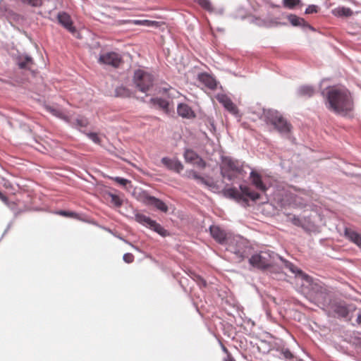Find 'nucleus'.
Returning a JSON list of instances; mask_svg holds the SVG:
<instances>
[{"label":"nucleus","instance_id":"4be33fe9","mask_svg":"<svg viewBox=\"0 0 361 361\" xmlns=\"http://www.w3.org/2000/svg\"><path fill=\"white\" fill-rule=\"evenodd\" d=\"M250 178L252 185H255L257 189L262 192H265L267 190L266 185L262 180V176L258 173L252 171L250 172Z\"/></svg>","mask_w":361,"mask_h":361},{"label":"nucleus","instance_id":"b1692460","mask_svg":"<svg viewBox=\"0 0 361 361\" xmlns=\"http://www.w3.org/2000/svg\"><path fill=\"white\" fill-rule=\"evenodd\" d=\"M188 176L197 180V183L207 185L209 188H212L214 185L213 180L205 179L204 178L200 176L195 171H190L189 172Z\"/></svg>","mask_w":361,"mask_h":361},{"label":"nucleus","instance_id":"f257e3e1","mask_svg":"<svg viewBox=\"0 0 361 361\" xmlns=\"http://www.w3.org/2000/svg\"><path fill=\"white\" fill-rule=\"evenodd\" d=\"M326 108L331 112L346 116L353 109V100L350 92L344 87H328L321 92Z\"/></svg>","mask_w":361,"mask_h":361},{"label":"nucleus","instance_id":"412c9836","mask_svg":"<svg viewBox=\"0 0 361 361\" xmlns=\"http://www.w3.org/2000/svg\"><path fill=\"white\" fill-rule=\"evenodd\" d=\"M216 99L229 112L233 114L236 113L237 109L235 105L227 95L220 94L216 96Z\"/></svg>","mask_w":361,"mask_h":361},{"label":"nucleus","instance_id":"5fc2aeb1","mask_svg":"<svg viewBox=\"0 0 361 361\" xmlns=\"http://www.w3.org/2000/svg\"><path fill=\"white\" fill-rule=\"evenodd\" d=\"M1 8H2V5L1 4L0 5V10H1Z\"/></svg>","mask_w":361,"mask_h":361},{"label":"nucleus","instance_id":"603ef678","mask_svg":"<svg viewBox=\"0 0 361 361\" xmlns=\"http://www.w3.org/2000/svg\"><path fill=\"white\" fill-rule=\"evenodd\" d=\"M264 20V27L268 28V17L263 18Z\"/></svg>","mask_w":361,"mask_h":361},{"label":"nucleus","instance_id":"dca6fc26","mask_svg":"<svg viewBox=\"0 0 361 361\" xmlns=\"http://www.w3.org/2000/svg\"><path fill=\"white\" fill-rule=\"evenodd\" d=\"M329 306L330 310L335 314L338 317L345 318L349 314V310L347 306L342 302H333L327 304Z\"/></svg>","mask_w":361,"mask_h":361},{"label":"nucleus","instance_id":"4468645a","mask_svg":"<svg viewBox=\"0 0 361 361\" xmlns=\"http://www.w3.org/2000/svg\"><path fill=\"white\" fill-rule=\"evenodd\" d=\"M58 23L71 33H75V27L73 25V20L69 14L66 12H59L57 14Z\"/></svg>","mask_w":361,"mask_h":361},{"label":"nucleus","instance_id":"f8f14e48","mask_svg":"<svg viewBox=\"0 0 361 361\" xmlns=\"http://www.w3.org/2000/svg\"><path fill=\"white\" fill-rule=\"evenodd\" d=\"M142 198V201L145 204L154 206L158 210L163 212H166L168 211L167 205L159 198L151 196L147 193H144Z\"/></svg>","mask_w":361,"mask_h":361},{"label":"nucleus","instance_id":"423d86ee","mask_svg":"<svg viewBox=\"0 0 361 361\" xmlns=\"http://www.w3.org/2000/svg\"><path fill=\"white\" fill-rule=\"evenodd\" d=\"M221 176L228 180L233 179V172L242 174L243 169L242 165L237 160L230 157H224L220 166Z\"/></svg>","mask_w":361,"mask_h":361},{"label":"nucleus","instance_id":"09e8293b","mask_svg":"<svg viewBox=\"0 0 361 361\" xmlns=\"http://www.w3.org/2000/svg\"><path fill=\"white\" fill-rule=\"evenodd\" d=\"M356 322L361 326V312L357 316Z\"/></svg>","mask_w":361,"mask_h":361},{"label":"nucleus","instance_id":"393cba45","mask_svg":"<svg viewBox=\"0 0 361 361\" xmlns=\"http://www.w3.org/2000/svg\"><path fill=\"white\" fill-rule=\"evenodd\" d=\"M197 2L202 8L209 13H217L219 14L223 13V9H219L216 11L212 6L209 0H194Z\"/></svg>","mask_w":361,"mask_h":361},{"label":"nucleus","instance_id":"e433bc0d","mask_svg":"<svg viewBox=\"0 0 361 361\" xmlns=\"http://www.w3.org/2000/svg\"><path fill=\"white\" fill-rule=\"evenodd\" d=\"M286 25L285 23L279 21L277 18L268 17V28L276 27Z\"/></svg>","mask_w":361,"mask_h":361},{"label":"nucleus","instance_id":"cd10ccee","mask_svg":"<svg viewBox=\"0 0 361 361\" xmlns=\"http://www.w3.org/2000/svg\"><path fill=\"white\" fill-rule=\"evenodd\" d=\"M314 93V89L310 85H302L298 89V94L303 97H312Z\"/></svg>","mask_w":361,"mask_h":361},{"label":"nucleus","instance_id":"20e7f679","mask_svg":"<svg viewBox=\"0 0 361 361\" xmlns=\"http://www.w3.org/2000/svg\"><path fill=\"white\" fill-rule=\"evenodd\" d=\"M267 121L274 126L282 135H287L291 130V125L276 110L269 109L265 113Z\"/></svg>","mask_w":361,"mask_h":361},{"label":"nucleus","instance_id":"de8ad7c7","mask_svg":"<svg viewBox=\"0 0 361 361\" xmlns=\"http://www.w3.org/2000/svg\"><path fill=\"white\" fill-rule=\"evenodd\" d=\"M0 200H1L4 203L7 204L8 198L1 193L0 191Z\"/></svg>","mask_w":361,"mask_h":361},{"label":"nucleus","instance_id":"bb28decb","mask_svg":"<svg viewBox=\"0 0 361 361\" xmlns=\"http://www.w3.org/2000/svg\"><path fill=\"white\" fill-rule=\"evenodd\" d=\"M334 14L338 17H349L353 13V11L348 7H338L333 11Z\"/></svg>","mask_w":361,"mask_h":361},{"label":"nucleus","instance_id":"aec40b11","mask_svg":"<svg viewBox=\"0 0 361 361\" xmlns=\"http://www.w3.org/2000/svg\"><path fill=\"white\" fill-rule=\"evenodd\" d=\"M178 114L182 118L192 119L195 118V114L187 104L180 103L177 106Z\"/></svg>","mask_w":361,"mask_h":361},{"label":"nucleus","instance_id":"6ab92c4d","mask_svg":"<svg viewBox=\"0 0 361 361\" xmlns=\"http://www.w3.org/2000/svg\"><path fill=\"white\" fill-rule=\"evenodd\" d=\"M287 18L290 23L294 27H301L303 30L309 29L310 30H314V28L307 23L304 18L298 17L295 14L288 15Z\"/></svg>","mask_w":361,"mask_h":361},{"label":"nucleus","instance_id":"37998d69","mask_svg":"<svg viewBox=\"0 0 361 361\" xmlns=\"http://www.w3.org/2000/svg\"><path fill=\"white\" fill-rule=\"evenodd\" d=\"M123 259L126 263H131L134 260V256L131 253H126L123 256Z\"/></svg>","mask_w":361,"mask_h":361},{"label":"nucleus","instance_id":"5701e85b","mask_svg":"<svg viewBox=\"0 0 361 361\" xmlns=\"http://www.w3.org/2000/svg\"><path fill=\"white\" fill-rule=\"evenodd\" d=\"M345 235L348 240L357 246H361V235L356 231L346 228L345 229Z\"/></svg>","mask_w":361,"mask_h":361},{"label":"nucleus","instance_id":"473e14b6","mask_svg":"<svg viewBox=\"0 0 361 361\" xmlns=\"http://www.w3.org/2000/svg\"><path fill=\"white\" fill-rule=\"evenodd\" d=\"M290 221L295 226H300L304 228H305L307 219L305 216H297L294 215L292 217H290Z\"/></svg>","mask_w":361,"mask_h":361},{"label":"nucleus","instance_id":"9d476101","mask_svg":"<svg viewBox=\"0 0 361 361\" xmlns=\"http://www.w3.org/2000/svg\"><path fill=\"white\" fill-rule=\"evenodd\" d=\"M209 232L212 238L221 245H227L230 239L226 231L219 226L212 225L209 227Z\"/></svg>","mask_w":361,"mask_h":361},{"label":"nucleus","instance_id":"f704fd0d","mask_svg":"<svg viewBox=\"0 0 361 361\" xmlns=\"http://www.w3.org/2000/svg\"><path fill=\"white\" fill-rule=\"evenodd\" d=\"M111 198V204L116 208L120 207L123 204V200L117 195L108 192L107 194Z\"/></svg>","mask_w":361,"mask_h":361},{"label":"nucleus","instance_id":"3c124183","mask_svg":"<svg viewBox=\"0 0 361 361\" xmlns=\"http://www.w3.org/2000/svg\"><path fill=\"white\" fill-rule=\"evenodd\" d=\"M224 361H235V360L233 357H231L230 355H228L227 356V357L224 359Z\"/></svg>","mask_w":361,"mask_h":361},{"label":"nucleus","instance_id":"a878e982","mask_svg":"<svg viewBox=\"0 0 361 361\" xmlns=\"http://www.w3.org/2000/svg\"><path fill=\"white\" fill-rule=\"evenodd\" d=\"M135 219L137 222L147 228H149V226L151 224V222L153 221L149 216H145V214L137 212H135Z\"/></svg>","mask_w":361,"mask_h":361},{"label":"nucleus","instance_id":"c756f323","mask_svg":"<svg viewBox=\"0 0 361 361\" xmlns=\"http://www.w3.org/2000/svg\"><path fill=\"white\" fill-rule=\"evenodd\" d=\"M151 103L154 105L159 106L160 109L167 111L169 108V102L162 98H151Z\"/></svg>","mask_w":361,"mask_h":361},{"label":"nucleus","instance_id":"864d4df0","mask_svg":"<svg viewBox=\"0 0 361 361\" xmlns=\"http://www.w3.org/2000/svg\"><path fill=\"white\" fill-rule=\"evenodd\" d=\"M222 350H223V351H224L225 353H228V350H227L226 348L224 345H222Z\"/></svg>","mask_w":361,"mask_h":361},{"label":"nucleus","instance_id":"6e6552de","mask_svg":"<svg viewBox=\"0 0 361 361\" xmlns=\"http://www.w3.org/2000/svg\"><path fill=\"white\" fill-rule=\"evenodd\" d=\"M240 192L234 188H228L225 191V195L238 202L243 200V196H246L253 201L257 200L260 197V195L258 192L251 191L247 185H240Z\"/></svg>","mask_w":361,"mask_h":361},{"label":"nucleus","instance_id":"9b49d317","mask_svg":"<svg viewBox=\"0 0 361 361\" xmlns=\"http://www.w3.org/2000/svg\"><path fill=\"white\" fill-rule=\"evenodd\" d=\"M66 122L71 127L78 129L82 133H86L85 128L89 125L88 119L82 116H78L75 118H69L68 116Z\"/></svg>","mask_w":361,"mask_h":361},{"label":"nucleus","instance_id":"a211bd4d","mask_svg":"<svg viewBox=\"0 0 361 361\" xmlns=\"http://www.w3.org/2000/svg\"><path fill=\"white\" fill-rule=\"evenodd\" d=\"M277 259H279L282 262L283 266L290 271L295 274V277L298 281L301 280L302 278H306L308 279L307 274H306L301 269L295 267L293 263L290 262L289 261L283 259L280 256L279 257H277Z\"/></svg>","mask_w":361,"mask_h":361},{"label":"nucleus","instance_id":"7ed1b4c3","mask_svg":"<svg viewBox=\"0 0 361 361\" xmlns=\"http://www.w3.org/2000/svg\"><path fill=\"white\" fill-rule=\"evenodd\" d=\"M279 255L271 250H262L251 256L250 264L259 269H266L271 267Z\"/></svg>","mask_w":361,"mask_h":361},{"label":"nucleus","instance_id":"a19ab883","mask_svg":"<svg viewBox=\"0 0 361 361\" xmlns=\"http://www.w3.org/2000/svg\"><path fill=\"white\" fill-rule=\"evenodd\" d=\"M318 12V6L314 4L309 5L305 9V14L316 13Z\"/></svg>","mask_w":361,"mask_h":361},{"label":"nucleus","instance_id":"8fccbe9b","mask_svg":"<svg viewBox=\"0 0 361 361\" xmlns=\"http://www.w3.org/2000/svg\"><path fill=\"white\" fill-rule=\"evenodd\" d=\"M284 355H285V357L286 358H289V357H292V354L289 351V350H286L285 353H284Z\"/></svg>","mask_w":361,"mask_h":361},{"label":"nucleus","instance_id":"2eb2a0df","mask_svg":"<svg viewBox=\"0 0 361 361\" xmlns=\"http://www.w3.org/2000/svg\"><path fill=\"white\" fill-rule=\"evenodd\" d=\"M161 161L169 170L178 173H180L184 168L183 164L176 158L171 159L165 157L161 159Z\"/></svg>","mask_w":361,"mask_h":361},{"label":"nucleus","instance_id":"f3484780","mask_svg":"<svg viewBox=\"0 0 361 361\" xmlns=\"http://www.w3.org/2000/svg\"><path fill=\"white\" fill-rule=\"evenodd\" d=\"M197 80L207 88L214 90L216 88L217 82L216 79L207 73H200L197 75Z\"/></svg>","mask_w":361,"mask_h":361},{"label":"nucleus","instance_id":"49530a36","mask_svg":"<svg viewBox=\"0 0 361 361\" xmlns=\"http://www.w3.org/2000/svg\"><path fill=\"white\" fill-rule=\"evenodd\" d=\"M255 23L258 26L264 27V20H263V18H257L255 20Z\"/></svg>","mask_w":361,"mask_h":361},{"label":"nucleus","instance_id":"ea45409f","mask_svg":"<svg viewBox=\"0 0 361 361\" xmlns=\"http://www.w3.org/2000/svg\"><path fill=\"white\" fill-rule=\"evenodd\" d=\"M135 25H147L150 26L152 24L155 23L154 21L147 20H135L133 21Z\"/></svg>","mask_w":361,"mask_h":361},{"label":"nucleus","instance_id":"ddd939ff","mask_svg":"<svg viewBox=\"0 0 361 361\" xmlns=\"http://www.w3.org/2000/svg\"><path fill=\"white\" fill-rule=\"evenodd\" d=\"M16 63L20 69L30 70L34 60L26 53H19L16 57Z\"/></svg>","mask_w":361,"mask_h":361},{"label":"nucleus","instance_id":"7c9ffc66","mask_svg":"<svg viewBox=\"0 0 361 361\" xmlns=\"http://www.w3.org/2000/svg\"><path fill=\"white\" fill-rule=\"evenodd\" d=\"M183 157L186 162L192 164L196 161L199 155L195 151L187 149L184 152Z\"/></svg>","mask_w":361,"mask_h":361},{"label":"nucleus","instance_id":"c9c22d12","mask_svg":"<svg viewBox=\"0 0 361 361\" xmlns=\"http://www.w3.org/2000/svg\"><path fill=\"white\" fill-rule=\"evenodd\" d=\"M301 0H283V6L289 9H293L298 6H302Z\"/></svg>","mask_w":361,"mask_h":361},{"label":"nucleus","instance_id":"79ce46f5","mask_svg":"<svg viewBox=\"0 0 361 361\" xmlns=\"http://www.w3.org/2000/svg\"><path fill=\"white\" fill-rule=\"evenodd\" d=\"M57 214L66 217H75L77 216L76 213L66 210H60L57 212Z\"/></svg>","mask_w":361,"mask_h":361},{"label":"nucleus","instance_id":"a18cd8bd","mask_svg":"<svg viewBox=\"0 0 361 361\" xmlns=\"http://www.w3.org/2000/svg\"><path fill=\"white\" fill-rule=\"evenodd\" d=\"M192 164H196L197 166H198L200 168H204L206 166L205 161L200 157H198V158L196 159V161L195 162H193Z\"/></svg>","mask_w":361,"mask_h":361},{"label":"nucleus","instance_id":"c85d7f7f","mask_svg":"<svg viewBox=\"0 0 361 361\" xmlns=\"http://www.w3.org/2000/svg\"><path fill=\"white\" fill-rule=\"evenodd\" d=\"M149 228L153 230L163 237L168 235V231L161 224L157 223V221L154 220L151 222Z\"/></svg>","mask_w":361,"mask_h":361},{"label":"nucleus","instance_id":"0eeeda50","mask_svg":"<svg viewBox=\"0 0 361 361\" xmlns=\"http://www.w3.org/2000/svg\"><path fill=\"white\" fill-rule=\"evenodd\" d=\"M153 75L142 70H137L134 73L133 82L135 87L142 92H146L153 85Z\"/></svg>","mask_w":361,"mask_h":361},{"label":"nucleus","instance_id":"39448f33","mask_svg":"<svg viewBox=\"0 0 361 361\" xmlns=\"http://www.w3.org/2000/svg\"><path fill=\"white\" fill-rule=\"evenodd\" d=\"M249 246L243 238L240 237H234L229 239L227 243L226 250L235 256L238 262L243 261L248 255Z\"/></svg>","mask_w":361,"mask_h":361},{"label":"nucleus","instance_id":"1a4fd4ad","mask_svg":"<svg viewBox=\"0 0 361 361\" xmlns=\"http://www.w3.org/2000/svg\"><path fill=\"white\" fill-rule=\"evenodd\" d=\"M121 61L120 54L114 51L102 54L98 59L99 63L111 66L114 68L118 67Z\"/></svg>","mask_w":361,"mask_h":361},{"label":"nucleus","instance_id":"58836bf2","mask_svg":"<svg viewBox=\"0 0 361 361\" xmlns=\"http://www.w3.org/2000/svg\"><path fill=\"white\" fill-rule=\"evenodd\" d=\"M194 280L196 281V283H197V285H198L200 288L206 287V286H207V282H206V281H205L202 277H201L200 276L195 275Z\"/></svg>","mask_w":361,"mask_h":361},{"label":"nucleus","instance_id":"72a5a7b5","mask_svg":"<svg viewBox=\"0 0 361 361\" xmlns=\"http://www.w3.org/2000/svg\"><path fill=\"white\" fill-rule=\"evenodd\" d=\"M47 111L50 112L52 115L55 116L56 117H58L59 118H61L66 121V119L68 118V116L64 115V114L59 109L54 108L51 106H47L46 107Z\"/></svg>","mask_w":361,"mask_h":361},{"label":"nucleus","instance_id":"4c0bfd02","mask_svg":"<svg viewBox=\"0 0 361 361\" xmlns=\"http://www.w3.org/2000/svg\"><path fill=\"white\" fill-rule=\"evenodd\" d=\"M87 137L91 140L95 144H99L100 142V138L99 137L98 135L96 133H87L86 131V133H85Z\"/></svg>","mask_w":361,"mask_h":361},{"label":"nucleus","instance_id":"2f4dec72","mask_svg":"<svg viewBox=\"0 0 361 361\" xmlns=\"http://www.w3.org/2000/svg\"><path fill=\"white\" fill-rule=\"evenodd\" d=\"M131 95V92L123 86H120L115 90V96L118 97H129Z\"/></svg>","mask_w":361,"mask_h":361},{"label":"nucleus","instance_id":"c03bdc74","mask_svg":"<svg viewBox=\"0 0 361 361\" xmlns=\"http://www.w3.org/2000/svg\"><path fill=\"white\" fill-rule=\"evenodd\" d=\"M114 180L118 184L123 185V186H126L127 185V183L129 182L128 180H127L124 178L118 177V176L115 177L114 178Z\"/></svg>","mask_w":361,"mask_h":361},{"label":"nucleus","instance_id":"f03ea898","mask_svg":"<svg viewBox=\"0 0 361 361\" xmlns=\"http://www.w3.org/2000/svg\"><path fill=\"white\" fill-rule=\"evenodd\" d=\"M307 279L302 278L301 286L309 290L310 293L314 295V298L320 302L324 307H326L330 298L327 288L320 282L314 281L312 278L307 275Z\"/></svg>","mask_w":361,"mask_h":361}]
</instances>
